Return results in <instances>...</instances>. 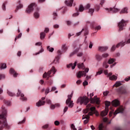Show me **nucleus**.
Listing matches in <instances>:
<instances>
[{
	"mask_svg": "<svg viewBox=\"0 0 130 130\" xmlns=\"http://www.w3.org/2000/svg\"><path fill=\"white\" fill-rule=\"evenodd\" d=\"M91 104H88L86 106V109L83 111V113L86 114L89 112V110H90V112L88 113V115H83L82 116V119H86L84 121V124H86V123H88V122H89V118H90V116L93 115V114H95L96 116H98V115H99L98 111L96 110V107H91Z\"/></svg>",
	"mask_w": 130,
	"mask_h": 130,
	"instance_id": "f257e3e1",
	"label": "nucleus"
},
{
	"mask_svg": "<svg viewBox=\"0 0 130 130\" xmlns=\"http://www.w3.org/2000/svg\"><path fill=\"white\" fill-rule=\"evenodd\" d=\"M2 113L0 114V130H3L5 127H9L8 122L7 121V109L5 107H2Z\"/></svg>",
	"mask_w": 130,
	"mask_h": 130,
	"instance_id": "f03ea898",
	"label": "nucleus"
},
{
	"mask_svg": "<svg viewBox=\"0 0 130 130\" xmlns=\"http://www.w3.org/2000/svg\"><path fill=\"white\" fill-rule=\"evenodd\" d=\"M77 103L80 105H87L89 103V98L86 96H80L77 99Z\"/></svg>",
	"mask_w": 130,
	"mask_h": 130,
	"instance_id": "7ed1b4c3",
	"label": "nucleus"
},
{
	"mask_svg": "<svg viewBox=\"0 0 130 130\" xmlns=\"http://www.w3.org/2000/svg\"><path fill=\"white\" fill-rule=\"evenodd\" d=\"M51 72L53 73V75H54V74H55V73H56V69H55V68L54 67H52V69L50 70V71L48 72L47 73L46 72H45L43 74V78H46L47 80H48V79H49V78H50V77H51V76H50V75H51Z\"/></svg>",
	"mask_w": 130,
	"mask_h": 130,
	"instance_id": "20e7f679",
	"label": "nucleus"
},
{
	"mask_svg": "<svg viewBox=\"0 0 130 130\" xmlns=\"http://www.w3.org/2000/svg\"><path fill=\"white\" fill-rule=\"evenodd\" d=\"M73 95H74V93L73 92L71 93L70 95H68V99L66 100V102L67 105H68V107H70V108H72L74 106V103H73V101H72Z\"/></svg>",
	"mask_w": 130,
	"mask_h": 130,
	"instance_id": "39448f33",
	"label": "nucleus"
},
{
	"mask_svg": "<svg viewBox=\"0 0 130 130\" xmlns=\"http://www.w3.org/2000/svg\"><path fill=\"white\" fill-rule=\"evenodd\" d=\"M89 99L91 101V103L94 104L96 103V104L99 105L100 104V100L99 98H97V96H94V98H92L94 96V93H90Z\"/></svg>",
	"mask_w": 130,
	"mask_h": 130,
	"instance_id": "423d86ee",
	"label": "nucleus"
},
{
	"mask_svg": "<svg viewBox=\"0 0 130 130\" xmlns=\"http://www.w3.org/2000/svg\"><path fill=\"white\" fill-rule=\"evenodd\" d=\"M128 23L127 20H124L122 19L118 24V27L119 28V31H122L123 28L126 26V23Z\"/></svg>",
	"mask_w": 130,
	"mask_h": 130,
	"instance_id": "0eeeda50",
	"label": "nucleus"
},
{
	"mask_svg": "<svg viewBox=\"0 0 130 130\" xmlns=\"http://www.w3.org/2000/svg\"><path fill=\"white\" fill-rule=\"evenodd\" d=\"M104 9L108 13H113V14H114L115 13H118V12H119V11H120V9L115 8V7L104 8Z\"/></svg>",
	"mask_w": 130,
	"mask_h": 130,
	"instance_id": "6e6552de",
	"label": "nucleus"
},
{
	"mask_svg": "<svg viewBox=\"0 0 130 130\" xmlns=\"http://www.w3.org/2000/svg\"><path fill=\"white\" fill-rule=\"evenodd\" d=\"M73 47L74 51L70 54V56L75 55V54L78 53V51H79V50L80 48V45H78L77 43H74L73 44Z\"/></svg>",
	"mask_w": 130,
	"mask_h": 130,
	"instance_id": "1a4fd4ad",
	"label": "nucleus"
},
{
	"mask_svg": "<svg viewBox=\"0 0 130 130\" xmlns=\"http://www.w3.org/2000/svg\"><path fill=\"white\" fill-rule=\"evenodd\" d=\"M37 7L36 3H31L27 7L26 10V12L27 14H30V13H32L33 11H34V8Z\"/></svg>",
	"mask_w": 130,
	"mask_h": 130,
	"instance_id": "9d476101",
	"label": "nucleus"
},
{
	"mask_svg": "<svg viewBox=\"0 0 130 130\" xmlns=\"http://www.w3.org/2000/svg\"><path fill=\"white\" fill-rule=\"evenodd\" d=\"M17 97H20V99L21 100V101H27V98L25 96L24 93L21 92V91L20 90H18V92L17 93Z\"/></svg>",
	"mask_w": 130,
	"mask_h": 130,
	"instance_id": "9b49d317",
	"label": "nucleus"
},
{
	"mask_svg": "<svg viewBox=\"0 0 130 130\" xmlns=\"http://www.w3.org/2000/svg\"><path fill=\"white\" fill-rule=\"evenodd\" d=\"M39 11H40V8L37 7L36 8L35 12H34V17L36 19H38L39 17H40V14H39Z\"/></svg>",
	"mask_w": 130,
	"mask_h": 130,
	"instance_id": "f8f14e48",
	"label": "nucleus"
},
{
	"mask_svg": "<svg viewBox=\"0 0 130 130\" xmlns=\"http://www.w3.org/2000/svg\"><path fill=\"white\" fill-rule=\"evenodd\" d=\"M77 63L78 61H75L74 64L71 63L67 65V68L68 69H71V68L72 70H75Z\"/></svg>",
	"mask_w": 130,
	"mask_h": 130,
	"instance_id": "ddd939ff",
	"label": "nucleus"
},
{
	"mask_svg": "<svg viewBox=\"0 0 130 130\" xmlns=\"http://www.w3.org/2000/svg\"><path fill=\"white\" fill-rule=\"evenodd\" d=\"M123 108L122 107H120L114 113V115H116V114H118V113H123Z\"/></svg>",
	"mask_w": 130,
	"mask_h": 130,
	"instance_id": "4468645a",
	"label": "nucleus"
},
{
	"mask_svg": "<svg viewBox=\"0 0 130 130\" xmlns=\"http://www.w3.org/2000/svg\"><path fill=\"white\" fill-rule=\"evenodd\" d=\"M90 8V4H87L85 8H84L83 5H80L79 7V12H83L84 10H86L87 9H89Z\"/></svg>",
	"mask_w": 130,
	"mask_h": 130,
	"instance_id": "2eb2a0df",
	"label": "nucleus"
},
{
	"mask_svg": "<svg viewBox=\"0 0 130 130\" xmlns=\"http://www.w3.org/2000/svg\"><path fill=\"white\" fill-rule=\"evenodd\" d=\"M126 44H129V43H126V42H124V41H122L120 43H119L118 44H117V45L116 46V47H117V48H118V47H123V46H124V45H125Z\"/></svg>",
	"mask_w": 130,
	"mask_h": 130,
	"instance_id": "dca6fc26",
	"label": "nucleus"
},
{
	"mask_svg": "<svg viewBox=\"0 0 130 130\" xmlns=\"http://www.w3.org/2000/svg\"><path fill=\"white\" fill-rule=\"evenodd\" d=\"M65 4L68 7H72L74 4V0H68L65 1Z\"/></svg>",
	"mask_w": 130,
	"mask_h": 130,
	"instance_id": "f3484780",
	"label": "nucleus"
},
{
	"mask_svg": "<svg viewBox=\"0 0 130 130\" xmlns=\"http://www.w3.org/2000/svg\"><path fill=\"white\" fill-rule=\"evenodd\" d=\"M86 74L84 73V72L83 71H79L76 74L77 78H81L83 77V76H86Z\"/></svg>",
	"mask_w": 130,
	"mask_h": 130,
	"instance_id": "a211bd4d",
	"label": "nucleus"
},
{
	"mask_svg": "<svg viewBox=\"0 0 130 130\" xmlns=\"http://www.w3.org/2000/svg\"><path fill=\"white\" fill-rule=\"evenodd\" d=\"M107 49H108V47L107 46H101L98 47V50H99V51L103 52L107 50Z\"/></svg>",
	"mask_w": 130,
	"mask_h": 130,
	"instance_id": "6ab92c4d",
	"label": "nucleus"
},
{
	"mask_svg": "<svg viewBox=\"0 0 130 130\" xmlns=\"http://www.w3.org/2000/svg\"><path fill=\"white\" fill-rule=\"evenodd\" d=\"M112 104L113 106L117 107L119 105V101L117 100H115L112 102Z\"/></svg>",
	"mask_w": 130,
	"mask_h": 130,
	"instance_id": "aec40b11",
	"label": "nucleus"
},
{
	"mask_svg": "<svg viewBox=\"0 0 130 130\" xmlns=\"http://www.w3.org/2000/svg\"><path fill=\"white\" fill-rule=\"evenodd\" d=\"M109 109L108 108H106L105 111H103L101 113V116H106L108 113Z\"/></svg>",
	"mask_w": 130,
	"mask_h": 130,
	"instance_id": "412c9836",
	"label": "nucleus"
},
{
	"mask_svg": "<svg viewBox=\"0 0 130 130\" xmlns=\"http://www.w3.org/2000/svg\"><path fill=\"white\" fill-rule=\"evenodd\" d=\"M45 105V101H42L41 100H40L38 102L36 103V106L38 107H40V106H42L43 105Z\"/></svg>",
	"mask_w": 130,
	"mask_h": 130,
	"instance_id": "4be33fe9",
	"label": "nucleus"
},
{
	"mask_svg": "<svg viewBox=\"0 0 130 130\" xmlns=\"http://www.w3.org/2000/svg\"><path fill=\"white\" fill-rule=\"evenodd\" d=\"M109 80H110L111 81H116V80H117V75H111L109 76Z\"/></svg>",
	"mask_w": 130,
	"mask_h": 130,
	"instance_id": "5701e85b",
	"label": "nucleus"
},
{
	"mask_svg": "<svg viewBox=\"0 0 130 130\" xmlns=\"http://www.w3.org/2000/svg\"><path fill=\"white\" fill-rule=\"evenodd\" d=\"M127 8L125 7L124 8H122L121 10L120 11V14H127L128 13V11Z\"/></svg>",
	"mask_w": 130,
	"mask_h": 130,
	"instance_id": "b1692460",
	"label": "nucleus"
},
{
	"mask_svg": "<svg viewBox=\"0 0 130 130\" xmlns=\"http://www.w3.org/2000/svg\"><path fill=\"white\" fill-rule=\"evenodd\" d=\"M77 67L78 69H81V70H85V66H84V63H78Z\"/></svg>",
	"mask_w": 130,
	"mask_h": 130,
	"instance_id": "393cba45",
	"label": "nucleus"
},
{
	"mask_svg": "<svg viewBox=\"0 0 130 130\" xmlns=\"http://www.w3.org/2000/svg\"><path fill=\"white\" fill-rule=\"evenodd\" d=\"M10 73L13 75V77H17L18 76V73H16L14 69H10Z\"/></svg>",
	"mask_w": 130,
	"mask_h": 130,
	"instance_id": "a878e982",
	"label": "nucleus"
},
{
	"mask_svg": "<svg viewBox=\"0 0 130 130\" xmlns=\"http://www.w3.org/2000/svg\"><path fill=\"white\" fill-rule=\"evenodd\" d=\"M119 90L121 94H126V89H125V88H121Z\"/></svg>",
	"mask_w": 130,
	"mask_h": 130,
	"instance_id": "bb28decb",
	"label": "nucleus"
},
{
	"mask_svg": "<svg viewBox=\"0 0 130 130\" xmlns=\"http://www.w3.org/2000/svg\"><path fill=\"white\" fill-rule=\"evenodd\" d=\"M104 73L107 77H110V76H112V72H110L108 73V70H105L104 71Z\"/></svg>",
	"mask_w": 130,
	"mask_h": 130,
	"instance_id": "cd10ccee",
	"label": "nucleus"
},
{
	"mask_svg": "<svg viewBox=\"0 0 130 130\" xmlns=\"http://www.w3.org/2000/svg\"><path fill=\"white\" fill-rule=\"evenodd\" d=\"M109 67L107 61H105L103 63V67L105 68V69H108Z\"/></svg>",
	"mask_w": 130,
	"mask_h": 130,
	"instance_id": "c85d7f7f",
	"label": "nucleus"
},
{
	"mask_svg": "<svg viewBox=\"0 0 130 130\" xmlns=\"http://www.w3.org/2000/svg\"><path fill=\"white\" fill-rule=\"evenodd\" d=\"M59 62V56L56 57L53 61V63L57 64Z\"/></svg>",
	"mask_w": 130,
	"mask_h": 130,
	"instance_id": "c756f323",
	"label": "nucleus"
},
{
	"mask_svg": "<svg viewBox=\"0 0 130 130\" xmlns=\"http://www.w3.org/2000/svg\"><path fill=\"white\" fill-rule=\"evenodd\" d=\"M114 61H115V59L110 58L108 60V63L109 64H112Z\"/></svg>",
	"mask_w": 130,
	"mask_h": 130,
	"instance_id": "7c9ffc66",
	"label": "nucleus"
},
{
	"mask_svg": "<svg viewBox=\"0 0 130 130\" xmlns=\"http://www.w3.org/2000/svg\"><path fill=\"white\" fill-rule=\"evenodd\" d=\"M99 130H106V127H105L104 125L103 124H100L99 126Z\"/></svg>",
	"mask_w": 130,
	"mask_h": 130,
	"instance_id": "2f4dec72",
	"label": "nucleus"
},
{
	"mask_svg": "<svg viewBox=\"0 0 130 130\" xmlns=\"http://www.w3.org/2000/svg\"><path fill=\"white\" fill-rule=\"evenodd\" d=\"M102 56H101L99 54H96L95 55V58L97 60L100 61L101 59H102Z\"/></svg>",
	"mask_w": 130,
	"mask_h": 130,
	"instance_id": "473e14b6",
	"label": "nucleus"
},
{
	"mask_svg": "<svg viewBox=\"0 0 130 130\" xmlns=\"http://www.w3.org/2000/svg\"><path fill=\"white\" fill-rule=\"evenodd\" d=\"M47 50L48 51H49V52H53V51L54 50V48L50 47V46H47Z\"/></svg>",
	"mask_w": 130,
	"mask_h": 130,
	"instance_id": "72a5a7b5",
	"label": "nucleus"
},
{
	"mask_svg": "<svg viewBox=\"0 0 130 130\" xmlns=\"http://www.w3.org/2000/svg\"><path fill=\"white\" fill-rule=\"evenodd\" d=\"M121 85L120 81H117L116 83L113 86V87H119Z\"/></svg>",
	"mask_w": 130,
	"mask_h": 130,
	"instance_id": "f704fd0d",
	"label": "nucleus"
},
{
	"mask_svg": "<svg viewBox=\"0 0 130 130\" xmlns=\"http://www.w3.org/2000/svg\"><path fill=\"white\" fill-rule=\"evenodd\" d=\"M104 122H106V123H108V124H109L111 123V121H108V118L105 117L103 119Z\"/></svg>",
	"mask_w": 130,
	"mask_h": 130,
	"instance_id": "c9c22d12",
	"label": "nucleus"
},
{
	"mask_svg": "<svg viewBox=\"0 0 130 130\" xmlns=\"http://www.w3.org/2000/svg\"><path fill=\"white\" fill-rule=\"evenodd\" d=\"M7 94L11 96V97H13V96H15V93L11 92V91L8 90H7Z\"/></svg>",
	"mask_w": 130,
	"mask_h": 130,
	"instance_id": "e433bc0d",
	"label": "nucleus"
},
{
	"mask_svg": "<svg viewBox=\"0 0 130 130\" xmlns=\"http://www.w3.org/2000/svg\"><path fill=\"white\" fill-rule=\"evenodd\" d=\"M45 32H41L40 34V38L41 39H44V38H45Z\"/></svg>",
	"mask_w": 130,
	"mask_h": 130,
	"instance_id": "4c0bfd02",
	"label": "nucleus"
},
{
	"mask_svg": "<svg viewBox=\"0 0 130 130\" xmlns=\"http://www.w3.org/2000/svg\"><path fill=\"white\" fill-rule=\"evenodd\" d=\"M109 56V54L107 53H105L102 55V57L104 58H106V57H108Z\"/></svg>",
	"mask_w": 130,
	"mask_h": 130,
	"instance_id": "58836bf2",
	"label": "nucleus"
},
{
	"mask_svg": "<svg viewBox=\"0 0 130 130\" xmlns=\"http://www.w3.org/2000/svg\"><path fill=\"white\" fill-rule=\"evenodd\" d=\"M18 4H19V5L17 6V9H22L23 8V4H21V1H18Z\"/></svg>",
	"mask_w": 130,
	"mask_h": 130,
	"instance_id": "ea45409f",
	"label": "nucleus"
},
{
	"mask_svg": "<svg viewBox=\"0 0 130 130\" xmlns=\"http://www.w3.org/2000/svg\"><path fill=\"white\" fill-rule=\"evenodd\" d=\"M110 104H111L110 102L106 101L105 102L106 108H108V107L110 106Z\"/></svg>",
	"mask_w": 130,
	"mask_h": 130,
	"instance_id": "a19ab883",
	"label": "nucleus"
},
{
	"mask_svg": "<svg viewBox=\"0 0 130 130\" xmlns=\"http://www.w3.org/2000/svg\"><path fill=\"white\" fill-rule=\"evenodd\" d=\"M1 69L2 70H4V69H7V65L5 63H2L1 66Z\"/></svg>",
	"mask_w": 130,
	"mask_h": 130,
	"instance_id": "79ce46f5",
	"label": "nucleus"
},
{
	"mask_svg": "<svg viewBox=\"0 0 130 130\" xmlns=\"http://www.w3.org/2000/svg\"><path fill=\"white\" fill-rule=\"evenodd\" d=\"M94 9H92V8L89 9L88 13H89V14H90V15H93V13H94Z\"/></svg>",
	"mask_w": 130,
	"mask_h": 130,
	"instance_id": "37998d69",
	"label": "nucleus"
},
{
	"mask_svg": "<svg viewBox=\"0 0 130 130\" xmlns=\"http://www.w3.org/2000/svg\"><path fill=\"white\" fill-rule=\"evenodd\" d=\"M43 51H44V49H43V48H41V50H40L39 52L36 53V54H35V55H37V54H40V53H42V52H43Z\"/></svg>",
	"mask_w": 130,
	"mask_h": 130,
	"instance_id": "c03bdc74",
	"label": "nucleus"
},
{
	"mask_svg": "<svg viewBox=\"0 0 130 130\" xmlns=\"http://www.w3.org/2000/svg\"><path fill=\"white\" fill-rule=\"evenodd\" d=\"M49 92H51L50 89H49V87H47L45 90V95H47V94H48Z\"/></svg>",
	"mask_w": 130,
	"mask_h": 130,
	"instance_id": "a18cd8bd",
	"label": "nucleus"
},
{
	"mask_svg": "<svg viewBox=\"0 0 130 130\" xmlns=\"http://www.w3.org/2000/svg\"><path fill=\"white\" fill-rule=\"evenodd\" d=\"M46 102L47 103V104H49V105H51L52 104V102H51V100H49V99H46Z\"/></svg>",
	"mask_w": 130,
	"mask_h": 130,
	"instance_id": "49530a36",
	"label": "nucleus"
},
{
	"mask_svg": "<svg viewBox=\"0 0 130 130\" xmlns=\"http://www.w3.org/2000/svg\"><path fill=\"white\" fill-rule=\"evenodd\" d=\"M105 0H100V5H101V6H102V7H103V5H104V4H105Z\"/></svg>",
	"mask_w": 130,
	"mask_h": 130,
	"instance_id": "de8ad7c7",
	"label": "nucleus"
},
{
	"mask_svg": "<svg viewBox=\"0 0 130 130\" xmlns=\"http://www.w3.org/2000/svg\"><path fill=\"white\" fill-rule=\"evenodd\" d=\"M102 73H103V71L102 70H101V71L96 72L95 77H97V76H99V75H101V74H102Z\"/></svg>",
	"mask_w": 130,
	"mask_h": 130,
	"instance_id": "09e8293b",
	"label": "nucleus"
},
{
	"mask_svg": "<svg viewBox=\"0 0 130 130\" xmlns=\"http://www.w3.org/2000/svg\"><path fill=\"white\" fill-rule=\"evenodd\" d=\"M55 125L58 126L60 124V122L59 121L56 120L54 122Z\"/></svg>",
	"mask_w": 130,
	"mask_h": 130,
	"instance_id": "8fccbe9b",
	"label": "nucleus"
},
{
	"mask_svg": "<svg viewBox=\"0 0 130 130\" xmlns=\"http://www.w3.org/2000/svg\"><path fill=\"white\" fill-rule=\"evenodd\" d=\"M62 49L63 50H67L68 49V47L65 44L62 45Z\"/></svg>",
	"mask_w": 130,
	"mask_h": 130,
	"instance_id": "3c124183",
	"label": "nucleus"
},
{
	"mask_svg": "<svg viewBox=\"0 0 130 130\" xmlns=\"http://www.w3.org/2000/svg\"><path fill=\"white\" fill-rule=\"evenodd\" d=\"M5 103H6V105H8V106H10V105H12V103L10 101H7L5 102Z\"/></svg>",
	"mask_w": 130,
	"mask_h": 130,
	"instance_id": "603ef678",
	"label": "nucleus"
},
{
	"mask_svg": "<svg viewBox=\"0 0 130 130\" xmlns=\"http://www.w3.org/2000/svg\"><path fill=\"white\" fill-rule=\"evenodd\" d=\"M50 109H51L52 110L55 109V105L52 104L50 106Z\"/></svg>",
	"mask_w": 130,
	"mask_h": 130,
	"instance_id": "864d4df0",
	"label": "nucleus"
},
{
	"mask_svg": "<svg viewBox=\"0 0 130 130\" xmlns=\"http://www.w3.org/2000/svg\"><path fill=\"white\" fill-rule=\"evenodd\" d=\"M71 128L73 129V130H77V128H76V127L75 126V125L74 124H72L71 125Z\"/></svg>",
	"mask_w": 130,
	"mask_h": 130,
	"instance_id": "5fc2aeb1",
	"label": "nucleus"
},
{
	"mask_svg": "<svg viewBox=\"0 0 130 130\" xmlns=\"http://www.w3.org/2000/svg\"><path fill=\"white\" fill-rule=\"evenodd\" d=\"M22 37V33H20L19 34V35L15 38V41L17 40V39H18V38H21Z\"/></svg>",
	"mask_w": 130,
	"mask_h": 130,
	"instance_id": "6e6d98bb",
	"label": "nucleus"
},
{
	"mask_svg": "<svg viewBox=\"0 0 130 130\" xmlns=\"http://www.w3.org/2000/svg\"><path fill=\"white\" fill-rule=\"evenodd\" d=\"M57 53L58 54V56H59V55H61V54H62V52L60 50H58Z\"/></svg>",
	"mask_w": 130,
	"mask_h": 130,
	"instance_id": "4d7b16f0",
	"label": "nucleus"
},
{
	"mask_svg": "<svg viewBox=\"0 0 130 130\" xmlns=\"http://www.w3.org/2000/svg\"><path fill=\"white\" fill-rule=\"evenodd\" d=\"M55 90H56V87L52 86L51 90H50V92H53V91H55Z\"/></svg>",
	"mask_w": 130,
	"mask_h": 130,
	"instance_id": "13d9d810",
	"label": "nucleus"
},
{
	"mask_svg": "<svg viewBox=\"0 0 130 130\" xmlns=\"http://www.w3.org/2000/svg\"><path fill=\"white\" fill-rule=\"evenodd\" d=\"M49 32V28L48 27H46L44 30L45 33H48Z\"/></svg>",
	"mask_w": 130,
	"mask_h": 130,
	"instance_id": "bf43d9fd",
	"label": "nucleus"
},
{
	"mask_svg": "<svg viewBox=\"0 0 130 130\" xmlns=\"http://www.w3.org/2000/svg\"><path fill=\"white\" fill-rule=\"evenodd\" d=\"M53 28L54 29H58V28H59V25H58V24H54L53 25Z\"/></svg>",
	"mask_w": 130,
	"mask_h": 130,
	"instance_id": "052dcab7",
	"label": "nucleus"
},
{
	"mask_svg": "<svg viewBox=\"0 0 130 130\" xmlns=\"http://www.w3.org/2000/svg\"><path fill=\"white\" fill-rule=\"evenodd\" d=\"M85 74H87V73L89 72V68H85L84 71H83Z\"/></svg>",
	"mask_w": 130,
	"mask_h": 130,
	"instance_id": "680f3d73",
	"label": "nucleus"
},
{
	"mask_svg": "<svg viewBox=\"0 0 130 130\" xmlns=\"http://www.w3.org/2000/svg\"><path fill=\"white\" fill-rule=\"evenodd\" d=\"M6 78V76L4 74H0V80H2V79H5Z\"/></svg>",
	"mask_w": 130,
	"mask_h": 130,
	"instance_id": "e2e57ef3",
	"label": "nucleus"
},
{
	"mask_svg": "<svg viewBox=\"0 0 130 130\" xmlns=\"http://www.w3.org/2000/svg\"><path fill=\"white\" fill-rule=\"evenodd\" d=\"M25 121H26V118H24L22 121H19L18 124H20V123H24Z\"/></svg>",
	"mask_w": 130,
	"mask_h": 130,
	"instance_id": "0e129e2a",
	"label": "nucleus"
},
{
	"mask_svg": "<svg viewBox=\"0 0 130 130\" xmlns=\"http://www.w3.org/2000/svg\"><path fill=\"white\" fill-rule=\"evenodd\" d=\"M36 46H41L42 45V43L41 42H38L36 43Z\"/></svg>",
	"mask_w": 130,
	"mask_h": 130,
	"instance_id": "69168bd1",
	"label": "nucleus"
},
{
	"mask_svg": "<svg viewBox=\"0 0 130 130\" xmlns=\"http://www.w3.org/2000/svg\"><path fill=\"white\" fill-rule=\"evenodd\" d=\"M92 47H93V43L91 42H90L89 45V48L91 49H92Z\"/></svg>",
	"mask_w": 130,
	"mask_h": 130,
	"instance_id": "338daca9",
	"label": "nucleus"
},
{
	"mask_svg": "<svg viewBox=\"0 0 130 130\" xmlns=\"http://www.w3.org/2000/svg\"><path fill=\"white\" fill-rule=\"evenodd\" d=\"M87 85H88V81L85 80L84 82H83V85L87 86Z\"/></svg>",
	"mask_w": 130,
	"mask_h": 130,
	"instance_id": "774afa93",
	"label": "nucleus"
}]
</instances>
